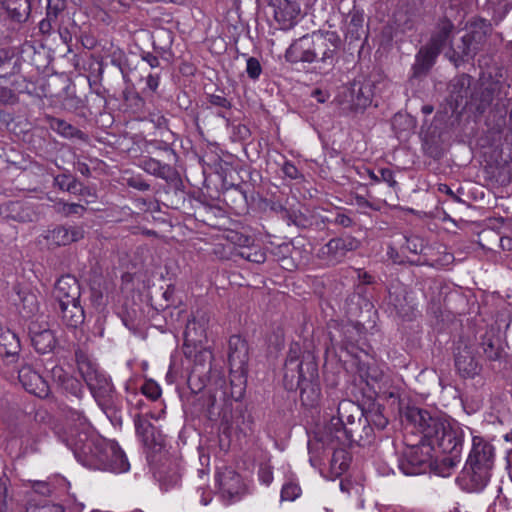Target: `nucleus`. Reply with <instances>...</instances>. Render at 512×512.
<instances>
[{
	"label": "nucleus",
	"mask_w": 512,
	"mask_h": 512,
	"mask_svg": "<svg viewBox=\"0 0 512 512\" xmlns=\"http://www.w3.org/2000/svg\"><path fill=\"white\" fill-rule=\"evenodd\" d=\"M403 418L420 434L423 444H429L446 454L444 464L454 467L460 462L464 431L458 422L439 411L416 406H408Z\"/></svg>",
	"instance_id": "obj_1"
},
{
	"label": "nucleus",
	"mask_w": 512,
	"mask_h": 512,
	"mask_svg": "<svg viewBox=\"0 0 512 512\" xmlns=\"http://www.w3.org/2000/svg\"><path fill=\"white\" fill-rule=\"evenodd\" d=\"M341 46L337 32L316 30L293 40L284 58L291 65L311 66L315 72L327 75L338 63Z\"/></svg>",
	"instance_id": "obj_2"
},
{
	"label": "nucleus",
	"mask_w": 512,
	"mask_h": 512,
	"mask_svg": "<svg viewBox=\"0 0 512 512\" xmlns=\"http://www.w3.org/2000/svg\"><path fill=\"white\" fill-rule=\"evenodd\" d=\"M282 371L285 390H299L301 403L307 408H314L319 404L321 386L317 357L313 351L303 350L298 342H292Z\"/></svg>",
	"instance_id": "obj_3"
},
{
	"label": "nucleus",
	"mask_w": 512,
	"mask_h": 512,
	"mask_svg": "<svg viewBox=\"0 0 512 512\" xmlns=\"http://www.w3.org/2000/svg\"><path fill=\"white\" fill-rule=\"evenodd\" d=\"M77 460L91 469L107 470L116 473L126 472L130 464L124 451L114 440H108L87 432L72 433L67 439Z\"/></svg>",
	"instance_id": "obj_4"
},
{
	"label": "nucleus",
	"mask_w": 512,
	"mask_h": 512,
	"mask_svg": "<svg viewBox=\"0 0 512 512\" xmlns=\"http://www.w3.org/2000/svg\"><path fill=\"white\" fill-rule=\"evenodd\" d=\"M74 356L78 371L96 403L113 426L121 427L123 424L122 400L111 379L99 369L98 364L84 348L78 346Z\"/></svg>",
	"instance_id": "obj_5"
},
{
	"label": "nucleus",
	"mask_w": 512,
	"mask_h": 512,
	"mask_svg": "<svg viewBox=\"0 0 512 512\" xmlns=\"http://www.w3.org/2000/svg\"><path fill=\"white\" fill-rule=\"evenodd\" d=\"M193 367L188 375L187 384L193 394L206 390L202 409L209 415H215L214 409L217 403V391L222 390L226 384V378L221 368L213 365V353L202 345L193 352Z\"/></svg>",
	"instance_id": "obj_6"
},
{
	"label": "nucleus",
	"mask_w": 512,
	"mask_h": 512,
	"mask_svg": "<svg viewBox=\"0 0 512 512\" xmlns=\"http://www.w3.org/2000/svg\"><path fill=\"white\" fill-rule=\"evenodd\" d=\"M470 97L469 110L479 115H483L488 109L506 114L512 100V90L503 77V69L496 68L494 74L482 73L474 82Z\"/></svg>",
	"instance_id": "obj_7"
},
{
	"label": "nucleus",
	"mask_w": 512,
	"mask_h": 512,
	"mask_svg": "<svg viewBox=\"0 0 512 512\" xmlns=\"http://www.w3.org/2000/svg\"><path fill=\"white\" fill-rule=\"evenodd\" d=\"M494 459V446L482 437H474L466 464L456 478L458 486L468 493L482 491L490 479Z\"/></svg>",
	"instance_id": "obj_8"
},
{
	"label": "nucleus",
	"mask_w": 512,
	"mask_h": 512,
	"mask_svg": "<svg viewBox=\"0 0 512 512\" xmlns=\"http://www.w3.org/2000/svg\"><path fill=\"white\" fill-rule=\"evenodd\" d=\"M375 83L371 76L360 75L345 86L337 97L343 113L347 116L363 114L372 104Z\"/></svg>",
	"instance_id": "obj_9"
},
{
	"label": "nucleus",
	"mask_w": 512,
	"mask_h": 512,
	"mask_svg": "<svg viewBox=\"0 0 512 512\" xmlns=\"http://www.w3.org/2000/svg\"><path fill=\"white\" fill-rule=\"evenodd\" d=\"M364 417V407H360L351 400H342L337 406V414L332 416L329 422L320 432V440L323 443L331 444L338 430L342 431L347 426H352Z\"/></svg>",
	"instance_id": "obj_10"
},
{
	"label": "nucleus",
	"mask_w": 512,
	"mask_h": 512,
	"mask_svg": "<svg viewBox=\"0 0 512 512\" xmlns=\"http://www.w3.org/2000/svg\"><path fill=\"white\" fill-rule=\"evenodd\" d=\"M436 448L419 441L418 444L407 446L399 458V468L405 475H419L430 470L432 465L431 452Z\"/></svg>",
	"instance_id": "obj_11"
},
{
	"label": "nucleus",
	"mask_w": 512,
	"mask_h": 512,
	"mask_svg": "<svg viewBox=\"0 0 512 512\" xmlns=\"http://www.w3.org/2000/svg\"><path fill=\"white\" fill-rule=\"evenodd\" d=\"M134 425L136 434L146 450L148 462H156V457L162 455L165 448L164 436L147 416L137 414L134 418Z\"/></svg>",
	"instance_id": "obj_12"
},
{
	"label": "nucleus",
	"mask_w": 512,
	"mask_h": 512,
	"mask_svg": "<svg viewBox=\"0 0 512 512\" xmlns=\"http://www.w3.org/2000/svg\"><path fill=\"white\" fill-rule=\"evenodd\" d=\"M209 318L203 311L192 313L191 318L187 320L183 333L184 344L182 347L183 354L186 358H191L195 348L201 347L207 343V328Z\"/></svg>",
	"instance_id": "obj_13"
},
{
	"label": "nucleus",
	"mask_w": 512,
	"mask_h": 512,
	"mask_svg": "<svg viewBox=\"0 0 512 512\" xmlns=\"http://www.w3.org/2000/svg\"><path fill=\"white\" fill-rule=\"evenodd\" d=\"M361 246V242L350 234H342L331 238L323 245L317 253L319 259L329 265L342 263L349 252L356 251Z\"/></svg>",
	"instance_id": "obj_14"
},
{
	"label": "nucleus",
	"mask_w": 512,
	"mask_h": 512,
	"mask_svg": "<svg viewBox=\"0 0 512 512\" xmlns=\"http://www.w3.org/2000/svg\"><path fill=\"white\" fill-rule=\"evenodd\" d=\"M474 82V78L467 73L456 75L450 80L447 86V102L453 112L469 109Z\"/></svg>",
	"instance_id": "obj_15"
},
{
	"label": "nucleus",
	"mask_w": 512,
	"mask_h": 512,
	"mask_svg": "<svg viewBox=\"0 0 512 512\" xmlns=\"http://www.w3.org/2000/svg\"><path fill=\"white\" fill-rule=\"evenodd\" d=\"M454 366L463 379H473L482 370V366L476 358L475 349L462 340H459L454 348Z\"/></svg>",
	"instance_id": "obj_16"
},
{
	"label": "nucleus",
	"mask_w": 512,
	"mask_h": 512,
	"mask_svg": "<svg viewBox=\"0 0 512 512\" xmlns=\"http://www.w3.org/2000/svg\"><path fill=\"white\" fill-rule=\"evenodd\" d=\"M374 437L373 427L369 426L363 417L352 426H347L342 431L338 430V435L334 437V441L342 446H350L356 443L364 447L370 445Z\"/></svg>",
	"instance_id": "obj_17"
},
{
	"label": "nucleus",
	"mask_w": 512,
	"mask_h": 512,
	"mask_svg": "<svg viewBox=\"0 0 512 512\" xmlns=\"http://www.w3.org/2000/svg\"><path fill=\"white\" fill-rule=\"evenodd\" d=\"M149 464L154 469V477L158 480L163 490L167 491L177 486L180 482V465L176 460L162 454L156 457V462Z\"/></svg>",
	"instance_id": "obj_18"
},
{
	"label": "nucleus",
	"mask_w": 512,
	"mask_h": 512,
	"mask_svg": "<svg viewBox=\"0 0 512 512\" xmlns=\"http://www.w3.org/2000/svg\"><path fill=\"white\" fill-rule=\"evenodd\" d=\"M28 334L31 345L39 354L53 353L58 347L55 331L50 329L47 323L31 321L28 325Z\"/></svg>",
	"instance_id": "obj_19"
},
{
	"label": "nucleus",
	"mask_w": 512,
	"mask_h": 512,
	"mask_svg": "<svg viewBox=\"0 0 512 512\" xmlns=\"http://www.w3.org/2000/svg\"><path fill=\"white\" fill-rule=\"evenodd\" d=\"M18 379L23 388L30 394L39 398H47L50 394V387L42 375L25 360L18 369Z\"/></svg>",
	"instance_id": "obj_20"
},
{
	"label": "nucleus",
	"mask_w": 512,
	"mask_h": 512,
	"mask_svg": "<svg viewBox=\"0 0 512 512\" xmlns=\"http://www.w3.org/2000/svg\"><path fill=\"white\" fill-rule=\"evenodd\" d=\"M63 105L68 111L75 112L85 117L86 111L89 115L101 114L102 110L105 108L106 99L99 91L90 96H86L85 100L76 95H68L64 99Z\"/></svg>",
	"instance_id": "obj_21"
},
{
	"label": "nucleus",
	"mask_w": 512,
	"mask_h": 512,
	"mask_svg": "<svg viewBox=\"0 0 512 512\" xmlns=\"http://www.w3.org/2000/svg\"><path fill=\"white\" fill-rule=\"evenodd\" d=\"M249 348L247 341L240 335H232L228 341V363L230 374L247 373Z\"/></svg>",
	"instance_id": "obj_22"
},
{
	"label": "nucleus",
	"mask_w": 512,
	"mask_h": 512,
	"mask_svg": "<svg viewBox=\"0 0 512 512\" xmlns=\"http://www.w3.org/2000/svg\"><path fill=\"white\" fill-rule=\"evenodd\" d=\"M85 230L82 225H57L47 230L44 238L50 247L67 246L82 240Z\"/></svg>",
	"instance_id": "obj_23"
},
{
	"label": "nucleus",
	"mask_w": 512,
	"mask_h": 512,
	"mask_svg": "<svg viewBox=\"0 0 512 512\" xmlns=\"http://www.w3.org/2000/svg\"><path fill=\"white\" fill-rule=\"evenodd\" d=\"M53 384L61 393L81 399L84 395L82 382L68 373L62 366L55 365L50 370Z\"/></svg>",
	"instance_id": "obj_24"
},
{
	"label": "nucleus",
	"mask_w": 512,
	"mask_h": 512,
	"mask_svg": "<svg viewBox=\"0 0 512 512\" xmlns=\"http://www.w3.org/2000/svg\"><path fill=\"white\" fill-rule=\"evenodd\" d=\"M270 6L273 7L274 19L282 30L293 28L301 12L300 5L291 0H270Z\"/></svg>",
	"instance_id": "obj_25"
},
{
	"label": "nucleus",
	"mask_w": 512,
	"mask_h": 512,
	"mask_svg": "<svg viewBox=\"0 0 512 512\" xmlns=\"http://www.w3.org/2000/svg\"><path fill=\"white\" fill-rule=\"evenodd\" d=\"M337 446H341L340 444L337 443V441H333L331 444L323 443L320 440V433L316 434L315 441L308 442L310 462L312 463V465L315 466L314 462L320 460L321 454L324 453L326 449H331L333 451L331 457V465L335 467L338 463V460L342 458L343 461L339 463V468L341 470L346 469L347 463L344 461V459L347 456V452L342 448H338Z\"/></svg>",
	"instance_id": "obj_26"
},
{
	"label": "nucleus",
	"mask_w": 512,
	"mask_h": 512,
	"mask_svg": "<svg viewBox=\"0 0 512 512\" xmlns=\"http://www.w3.org/2000/svg\"><path fill=\"white\" fill-rule=\"evenodd\" d=\"M478 49L471 43V40L464 35L458 42L451 44L445 56L456 68L471 62L478 53Z\"/></svg>",
	"instance_id": "obj_27"
},
{
	"label": "nucleus",
	"mask_w": 512,
	"mask_h": 512,
	"mask_svg": "<svg viewBox=\"0 0 512 512\" xmlns=\"http://www.w3.org/2000/svg\"><path fill=\"white\" fill-rule=\"evenodd\" d=\"M439 55L440 52L431 46L427 44L421 46L415 55V62L411 68V78L422 79L426 77L435 65Z\"/></svg>",
	"instance_id": "obj_28"
},
{
	"label": "nucleus",
	"mask_w": 512,
	"mask_h": 512,
	"mask_svg": "<svg viewBox=\"0 0 512 512\" xmlns=\"http://www.w3.org/2000/svg\"><path fill=\"white\" fill-rule=\"evenodd\" d=\"M53 295L58 303L77 300L81 297L78 279L71 274L62 275L54 285Z\"/></svg>",
	"instance_id": "obj_29"
},
{
	"label": "nucleus",
	"mask_w": 512,
	"mask_h": 512,
	"mask_svg": "<svg viewBox=\"0 0 512 512\" xmlns=\"http://www.w3.org/2000/svg\"><path fill=\"white\" fill-rule=\"evenodd\" d=\"M467 27L469 31L464 36L471 40V43L478 49V51L482 50L487 38L493 32L491 22L482 17H473L467 23Z\"/></svg>",
	"instance_id": "obj_30"
},
{
	"label": "nucleus",
	"mask_w": 512,
	"mask_h": 512,
	"mask_svg": "<svg viewBox=\"0 0 512 512\" xmlns=\"http://www.w3.org/2000/svg\"><path fill=\"white\" fill-rule=\"evenodd\" d=\"M0 215L7 220L25 223L33 221L35 212L27 202L8 201L0 205Z\"/></svg>",
	"instance_id": "obj_31"
},
{
	"label": "nucleus",
	"mask_w": 512,
	"mask_h": 512,
	"mask_svg": "<svg viewBox=\"0 0 512 512\" xmlns=\"http://www.w3.org/2000/svg\"><path fill=\"white\" fill-rule=\"evenodd\" d=\"M480 346L487 361L501 363L506 360L507 353L504 350L502 341L494 332L490 331L483 334Z\"/></svg>",
	"instance_id": "obj_32"
},
{
	"label": "nucleus",
	"mask_w": 512,
	"mask_h": 512,
	"mask_svg": "<svg viewBox=\"0 0 512 512\" xmlns=\"http://www.w3.org/2000/svg\"><path fill=\"white\" fill-rule=\"evenodd\" d=\"M454 29V23L449 18L448 14L445 13V15L438 20L435 31L426 44L441 53L446 44L450 41Z\"/></svg>",
	"instance_id": "obj_33"
},
{
	"label": "nucleus",
	"mask_w": 512,
	"mask_h": 512,
	"mask_svg": "<svg viewBox=\"0 0 512 512\" xmlns=\"http://www.w3.org/2000/svg\"><path fill=\"white\" fill-rule=\"evenodd\" d=\"M59 313L63 323L70 328H77L85 320L84 308L81 305L80 298L75 301H62L58 303Z\"/></svg>",
	"instance_id": "obj_34"
},
{
	"label": "nucleus",
	"mask_w": 512,
	"mask_h": 512,
	"mask_svg": "<svg viewBox=\"0 0 512 512\" xmlns=\"http://www.w3.org/2000/svg\"><path fill=\"white\" fill-rule=\"evenodd\" d=\"M217 481L223 496L234 499L243 490V482L240 474L232 469L226 468L218 473Z\"/></svg>",
	"instance_id": "obj_35"
},
{
	"label": "nucleus",
	"mask_w": 512,
	"mask_h": 512,
	"mask_svg": "<svg viewBox=\"0 0 512 512\" xmlns=\"http://www.w3.org/2000/svg\"><path fill=\"white\" fill-rule=\"evenodd\" d=\"M66 8L67 0H47L46 17L39 23V30L43 35H49L58 26L59 17Z\"/></svg>",
	"instance_id": "obj_36"
},
{
	"label": "nucleus",
	"mask_w": 512,
	"mask_h": 512,
	"mask_svg": "<svg viewBox=\"0 0 512 512\" xmlns=\"http://www.w3.org/2000/svg\"><path fill=\"white\" fill-rule=\"evenodd\" d=\"M152 38L154 52L161 57L162 61L169 64L174 57L172 53L174 33L170 29L161 28L155 32Z\"/></svg>",
	"instance_id": "obj_37"
},
{
	"label": "nucleus",
	"mask_w": 512,
	"mask_h": 512,
	"mask_svg": "<svg viewBox=\"0 0 512 512\" xmlns=\"http://www.w3.org/2000/svg\"><path fill=\"white\" fill-rule=\"evenodd\" d=\"M164 194L168 207L179 210L185 205L187 192L179 173L175 178L166 182Z\"/></svg>",
	"instance_id": "obj_38"
},
{
	"label": "nucleus",
	"mask_w": 512,
	"mask_h": 512,
	"mask_svg": "<svg viewBox=\"0 0 512 512\" xmlns=\"http://www.w3.org/2000/svg\"><path fill=\"white\" fill-rule=\"evenodd\" d=\"M140 167L148 174L164 180H172L179 173L176 168L168 163H162L153 157H144L140 161Z\"/></svg>",
	"instance_id": "obj_39"
},
{
	"label": "nucleus",
	"mask_w": 512,
	"mask_h": 512,
	"mask_svg": "<svg viewBox=\"0 0 512 512\" xmlns=\"http://www.w3.org/2000/svg\"><path fill=\"white\" fill-rule=\"evenodd\" d=\"M21 350L20 339L10 329L2 330L0 333V356L6 358L9 363L16 362Z\"/></svg>",
	"instance_id": "obj_40"
},
{
	"label": "nucleus",
	"mask_w": 512,
	"mask_h": 512,
	"mask_svg": "<svg viewBox=\"0 0 512 512\" xmlns=\"http://www.w3.org/2000/svg\"><path fill=\"white\" fill-rule=\"evenodd\" d=\"M46 122L51 130L67 139H78L80 141H88V135L77 127L71 125L63 119L53 116H46Z\"/></svg>",
	"instance_id": "obj_41"
},
{
	"label": "nucleus",
	"mask_w": 512,
	"mask_h": 512,
	"mask_svg": "<svg viewBox=\"0 0 512 512\" xmlns=\"http://www.w3.org/2000/svg\"><path fill=\"white\" fill-rule=\"evenodd\" d=\"M0 4L6 10L9 18L16 23H24L30 16V0H0Z\"/></svg>",
	"instance_id": "obj_42"
},
{
	"label": "nucleus",
	"mask_w": 512,
	"mask_h": 512,
	"mask_svg": "<svg viewBox=\"0 0 512 512\" xmlns=\"http://www.w3.org/2000/svg\"><path fill=\"white\" fill-rule=\"evenodd\" d=\"M65 417L68 421L75 423V428H70L69 432L67 433V436L63 439V441L67 444V439L71 437V434L73 433L76 437L79 432H87L88 435L91 434V427L88 422L87 417L84 414V411L81 409H75L71 407H67L64 409Z\"/></svg>",
	"instance_id": "obj_43"
},
{
	"label": "nucleus",
	"mask_w": 512,
	"mask_h": 512,
	"mask_svg": "<svg viewBox=\"0 0 512 512\" xmlns=\"http://www.w3.org/2000/svg\"><path fill=\"white\" fill-rule=\"evenodd\" d=\"M385 381L386 376L381 370L377 367H368L365 374V383L369 391V399H375L380 394L386 392Z\"/></svg>",
	"instance_id": "obj_44"
},
{
	"label": "nucleus",
	"mask_w": 512,
	"mask_h": 512,
	"mask_svg": "<svg viewBox=\"0 0 512 512\" xmlns=\"http://www.w3.org/2000/svg\"><path fill=\"white\" fill-rule=\"evenodd\" d=\"M371 402L367 408H364V418L369 426L382 431L388 425V418L383 414L384 406L375 402V399H370Z\"/></svg>",
	"instance_id": "obj_45"
},
{
	"label": "nucleus",
	"mask_w": 512,
	"mask_h": 512,
	"mask_svg": "<svg viewBox=\"0 0 512 512\" xmlns=\"http://www.w3.org/2000/svg\"><path fill=\"white\" fill-rule=\"evenodd\" d=\"M230 376V391L228 392L227 385L225 384V387L222 390L217 391V395L220 394L219 398H222L223 400L230 397L234 401H240L245 393L247 373H236V377L231 374Z\"/></svg>",
	"instance_id": "obj_46"
},
{
	"label": "nucleus",
	"mask_w": 512,
	"mask_h": 512,
	"mask_svg": "<svg viewBox=\"0 0 512 512\" xmlns=\"http://www.w3.org/2000/svg\"><path fill=\"white\" fill-rule=\"evenodd\" d=\"M17 295L19 297V303L17 304L19 313L25 319L32 318L39 311L37 296L33 292L24 289H19Z\"/></svg>",
	"instance_id": "obj_47"
},
{
	"label": "nucleus",
	"mask_w": 512,
	"mask_h": 512,
	"mask_svg": "<svg viewBox=\"0 0 512 512\" xmlns=\"http://www.w3.org/2000/svg\"><path fill=\"white\" fill-rule=\"evenodd\" d=\"M363 22V13H361L358 10H353L352 12H350L349 22L347 24L346 38H349L350 41H357L361 39L363 34H365L366 38L367 34L363 30Z\"/></svg>",
	"instance_id": "obj_48"
},
{
	"label": "nucleus",
	"mask_w": 512,
	"mask_h": 512,
	"mask_svg": "<svg viewBox=\"0 0 512 512\" xmlns=\"http://www.w3.org/2000/svg\"><path fill=\"white\" fill-rule=\"evenodd\" d=\"M389 304L392 305L397 315L403 319H410L412 307L406 301L405 290L389 292Z\"/></svg>",
	"instance_id": "obj_49"
},
{
	"label": "nucleus",
	"mask_w": 512,
	"mask_h": 512,
	"mask_svg": "<svg viewBox=\"0 0 512 512\" xmlns=\"http://www.w3.org/2000/svg\"><path fill=\"white\" fill-rule=\"evenodd\" d=\"M79 180L68 169H63V172L57 174L53 178V186L60 191L68 192L70 194L76 193Z\"/></svg>",
	"instance_id": "obj_50"
},
{
	"label": "nucleus",
	"mask_w": 512,
	"mask_h": 512,
	"mask_svg": "<svg viewBox=\"0 0 512 512\" xmlns=\"http://www.w3.org/2000/svg\"><path fill=\"white\" fill-rule=\"evenodd\" d=\"M322 222L340 226L342 228H350L356 225L354 218L351 216V211L341 208H337L329 216L323 218Z\"/></svg>",
	"instance_id": "obj_51"
},
{
	"label": "nucleus",
	"mask_w": 512,
	"mask_h": 512,
	"mask_svg": "<svg viewBox=\"0 0 512 512\" xmlns=\"http://www.w3.org/2000/svg\"><path fill=\"white\" fill-rule=\"evenodd\" d=\"M362 325L358 322H349L339 326L338 331L342 337L341 342L347 345H353L361 338Z\"/></svg>",
	"instance_id": "obj_52"
},
{
	"label": "nucleus",
	"mask_w": 512,
	"mask_h": 512,
	"mask_svg": "<svg viewBox=\"0 0 512 512\" xmlns=\"http://www.w3.org/2000/svg\"><path fill=\"white\" fill-rule=\"evenodd\" d=\"M123 100L133 113L144 112L146 102L144 98L133 88H126L123 91Z\"/></svg>",
	"instance_id": "obj_53"
},
{
	"label": "nucleus",
	"mask_w": 512,
	"mask_h": 512,
	"mask_svg": "<svg viewBox=\"0 0 512 512\" xmlns=\"http://www.w3.org/2000/svg\"><path fill=\"white\" fill-rule=\"evenodd\" d=\"M55 211L63 217L79 216L82 217L86 212V207L79 203H68L63 200L56 202Z\"/></svg>",
	"instance_id": "obj_54"
},
{
	"label": "nucleus",
	"mask_w": 512,
	"mask_h": 512,
	"mask_svg": "<svg viewBox=\"0 0 512 512\" xmlns=\"http://www.w3.org/2000/svg\"><path fill=\"white\" fill-rule=\"evenodd\" d=\"M234 255L239 256L252 263H264L266 260V253L257 247H240L234 248Z\"/></svg>",
	"instance_id": "obj_55"
},
{
	"label": "nucleus",
	"mask_w": 512,
	"mask_h": 512,
	"mask_svg": "<svg viewBox=\"0 0 512 512\" xmlns=\"http://www.w3.org/2000/svg\"><path fill=\"white\" fill-rule=\"evenodd\" d=\"M284 220L289 226L294 225L300 229H307L313 224V218L311 216L295 209H290Z\"/></svg>",
	"instance_id": "obj_56"
},
{
	"label": "nucleus",
	"mask_w": 512,
	"mask_h": 512,
	"mask_svg": "<svg viewBox=\"0 0 512 512\" xmlns=\"http://www.w3.org/2000/svg\"><path fill=\"white\" fill-rule=\"evenodd\" d=\"M366 173L372 180L371 184L385 182L392 188L398 185L397 181L394 179V172L389 168H380L377 171L366 169Z\"/></svg>",
	"instance_id": "obj_57"
},
{
	"label": "nucleus",
	"mask_w": 512,
	"mask_h": 512,
	"mask_svg": "<svg viewBox=\"0 0 512 512\" xmlns=\"http://www.w3.org/2000/svg\"><path fill=\"white\" fill-rule=\"evenodd\" d=\"M108 58H109L110 64L119 69L123 79L125 81H128V75H129L128 59H127V56L124 53V51L119 48L114 49L108 55Z\"/></svg>",
	"instance_id": "obj_58"
},
{
	"label": "nucleus",
	"mask_w": 512,
	"mask_h": 512,
	"mask_svg": "<svg viewBox=\"0 0 512 512\" xmlns=\"http://www.w3.org/2000/svg\"><path fill=\"white\" fill-rule=\"evenodd\" d=\"M27 512H64V507L61 504L50 503L47 500H44L40 503L35 502L34 500H29L27 507Z\"/></svg>",
	"instance_id": "obj_59"
},
{
	"label": "nucleus",
	"mask_w": 512,
	"mask_h": 512,
	"mask_svg": "<svg viewBox=\"0 0 512 512\" xmlns=\"http://www.w3.org/2000/svg\"><path fill=\"white\" fill-rule=\"evenodd\" d=\"M253 192V189H250V185L246 183L241 184H232L230 188H228L225 192V195H232L238 200V202H244L245 204L249 203V194Z\"/></svg>",
	"instance_id": "obj_60"
},
{
	"label": "nucleus",
	"mask_w": 512,
	"mask_h": 512,
	"mask_svg": "<svg viewBox=\"0 0 512 512\" xmlns=\"http://www.w3.org/2000/svg\"><path fill=\"white\" fill-rule=\"evenodd\" d=\"M142 394L152 401L157 400L161 396V388L157 382L147 379L140 388Z\"/></svg>",
	"instance_id": "obj_61"
},
{
	"label": "nucleus",
	"mask_w": 512,
	"mask_h": 512,
	"mask_svg": "<svg viewBox=\"0 0 512 512\" xmlns=\"http://www.w3.org/2000/svg\"><path fill=\"white\" fill-rule=\"evenodd\" d=\"M125 183L129 188L146 192L151 189V185L144 179V177L140 174L132 175L130 177L125 178Z\"/></svg>",
	"instance_id": "obj_62"
},
{
	"label": "nucleus",
	"mask_w": 512,
	"mask_h": 512,
	"mask_svg": "<svg viewBox=\"0 0 512 512\" xmlns=\"http://www.w3.org/2000/svg\"><path fill=\"white\" fill-rule=\"evenodd\" d=\"M301 494V488L294 482H288L283 485L281 490V499L293 501Z\"/></svg>",
	"instance_id": "obj_63"
},
{
	"label": "nucleus",
	"mask_w": 512,
	"mask_h": 512,
	"mask_svg": "<svg viewBox=\"0 0 512 512\" xmlns=\"http://www.w3.org/2000/svg\"><path fill=\"white\" fill-rule=\"evenodd\" d=\"M246 73L248 77L256 81L262 73V66L256 57H249L246 61Z\"/></svg>",
	"instance_id": "obj_64"
}]
</instances>
